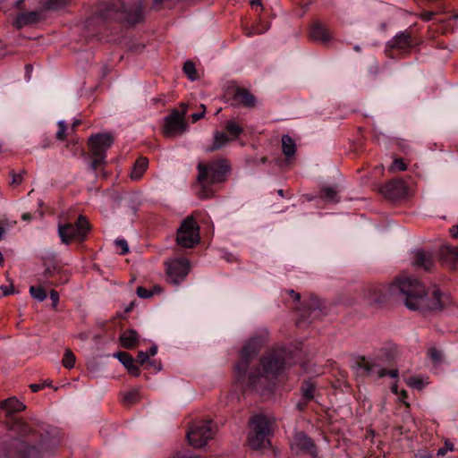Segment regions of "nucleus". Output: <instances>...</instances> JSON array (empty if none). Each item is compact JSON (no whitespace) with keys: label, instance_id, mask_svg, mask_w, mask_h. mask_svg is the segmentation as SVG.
Segmentation results:
<instances>
[{"label":"nucleus","instance_id":"f03ea898","mask_svg":"<svg viewBox=\"0 0 458 458\" xmlns=\"http://www.w3.org/2000/svg\"><path fill=\"white\" fill-rule=\"evenodd\" d=\"M288 357L289 352L285 349L275 350L263 357L259 367L250 373L248 387L261 395H269L278 377L290 365Z\"/></svg>","mask_w":458,"mask_h":458},{"label":"nucleus","instance_id":"a18cd8bd","mask_svg":"<svg viewBox=\"0 0 458 458\" xmlns=\"http://www.w3.org/2000/svg\"><path fill=\"white\" fill-rule=\"evenodd\" d=\"M50 299L52 301L53 307L55 308L59 302V293L56 291L52 290L50 292Z\"/></svg>","mask_w":458,"mask_h":458},{"label":"nucleus","instance_id":"338daca9","mask_svg":"<svg viewBox=\"0 0 458 458\" xmlns=\"http://www.w3.org/2000/svg\"><path fill=\"white\" fill-rule=\"evenodd\" d=\"M165 0H154V5L158 6L159 4H163Z\"/></svg>","mask_w":458,"mask_h":458},{"label":"nucleus","instance_id":"39448f33","mask_svg":"<svg viewBox=\"0 0 458 458\" xmlns=\"http://www.w3.org/2000/svg\"><path fill=\"white\" fill-rule=\"evenodd\" d=\"M51 458V454L43 448L28 446L21 439L11 437L9 441L3 440L0 445V458Z\"/></svg>","mask_w":458,"mask_h":458},{"label":"nucleus","instance_id":"7c9ffc66","mask_svg":"<svg viewBox=\"0 0 458 458\" xmlns=\"http://www.w3.org/2000/svg\"><path fill=\"white\" fill-rule=\"evenodd\" d=\"M30 293L38 301H43L47 299V293L41 286H30Z\"/></svg>","mask_w":458,"mask_h":458},{"label":"nucleus","instance_id":"b1692460","mask_svg":"<svg viewBox=\"0 0 458 458\" xmlns=\"http://www.w3.org/2000/svg\"><path fill=\"white\" fill-rule=\"evenodd\" d=\"M148 164V161L145 157L137 159L131 170V178L134 181L139 180L147 170Z\"/></svg>","mask_w":458,"mask_h":458},{"label":"nucleus","instance_id":"e2e57ef3","mask_svg":"<svg viewBox=\"0 0 458 458\" xmlns=\"http://www.w3.org/2000/svg\"><path fill=\"white\" fill-rule=\"evenodd\" d=\"M251 5H257V6H260L261 5V0H252L250 2Z\"/></svg>","mask_w":458,"mask_h":458},{"label":"nucleus","instance_id":"0e129e2a","mask_svg":"<svg viewBox=\"0 0 458 458\" xmlns=\"http://www.w3.org/2000/svg\"><path fill=\"white\" fill-rule=\"evenodd\" d=\"M80 121L79 120H75L73 123H72V128L71 130H74L76 128V126H78L80 124Z\"/></svg>","mask_w":458,"mask_h":458},{"label":"nucleus","instance_id":"79ce46f5","mask_svg":"<svg viewBox=\"0 0 458 458\" xmlns=\"http://www.w3.org/2000/svg\"><path fill=\"white\" fill-rule=\"evenodd\" d=\"M137 294L140 298L145 299L153 296L154 292H151V290H148L142 286H139L137 288Z\"/></svg>","mask_w":458,"mask_h":458},{"label":"nucleus","instance_id":"4d7b16f0","mask_svg":"<svg viewBox=\"0 0 458 458\" xmlns=\"http://www.w3.org/2000/svg\"><path fill=\"white\" fill-rule=\"evenodd\" d=\"M157 352V347L156 345H153L149 348V351L148 352L149 357L155 356Z\"/></svg>","mask_w":458,"mask_h":458},{"label":"nucleus","instance_id":"1a4fd4ad","mask_svg":"<svg viewBox=\"0 0 458 458\" xmlns=\"http://www.w3.org/2000/svg\"><path fill=\"white\" fill-rule=\"evenodd\" d=\"M89 230V222L82 216H79L75 224L64 223L58 225V235L64 244H69L72 241H83Z\"/></svg>","mask_w":458,"mask_h":458},{"label":"nucleus","instance_id":"f704fd0d","mask_svg":"<svg viewBox=\"0 0 458 458\" xmlns=\"http://www.w3.org/2000/svg\"><path fill=\"white\" fill-rule=\"evenodd\" d=\"M140 390L132 389L123 395V402L126 403H133L140 399Z\"/></svg>","mask_w":458,"mask_h":458},{"label":"nucleus","instance_id":"c756f323","mask_svg":"<svg viewBox=\"0 0 458 458\" xmlns=\"http://www.w3.org/2000/svg\"><path fill=\"white\" fill-rule=\"evenodd\" d=\"M68 0H46L43 4L47 10H60L66 6Z\"/></svg>","mask_w":458,"mask_h":458},{"label":"nucleus","instance_id":"680f3d73","mask_svg":"<svg viewBox=\"0 0 458 458\" xmlns=\"http://www.w3.org/2000/svg\"><path fill=\"white\" fill-rule=\"evenodd\" d=\"M391 391L394 393V394H397L398 393V386H397V384H394L392 386H391Z\"/></svg>","mask_w":458,"mask_h":458},{"label":"nucleus","instance_id":"ddd939ff","mask_svg":"<svg viewBox=\"0 0 458 458\" xmlns=\"http://www.w3.org/2000/svg\"><path fill=\"white\" fill-rule=\"evenodd\" d=\"M183 116L184 114L174 111L165 117L164 133L166 137L172 138L185 131L187 125Z\"/></svg>","mask_w":458,"mask_h":458},{"label":"nucleus","instance_id":"a19ab883","mask_svg":"<svg viewBox=\"0 0 458 458\" xmlns=\"http://www.w3.org/2000/svg\"><path fill=\"white\" fill-rule=\"evenodd\" d=\"M428 354L429 356V358L434 361V362H439L441 360V357H442V354L441 352L435 347H432L430 348L428 351Z\"/></svg>","mask_w":458,"mask_h":458},{"label":"nucleus","instance_id":"5701e85b","mask_svg":"<svg viewBox=\"0 0 458 458\" xmlns=\"http://www.w3.org/2000/svg\"><path fill=\"white\" fill-rule=\"evenodd\" d=\"M310 36L313 39L327 42L330 38L327 30L321 24L316 23L310 30Z\"/></svg>","mask_w":458,"mask_h":458},{"label":"nucleus","instance_id":"a878e982","mask_svg":"<svg viewBox=\"0 0 458 458\" xmlns=\"http://www.w3.org/2000/svg\"><path fill=\"white\" fill-rule=\"evenodd\" d=\"M282 148L286 157L293 156L296 151L295 141L289 135H284L282 137Z\"/></svg>","mask_w":458,"mask_h":458},{"label":"nucleus","instance_id":"69168bd1","mask_svg":"<svg viewBox=\"0 0 458 458\" xmlns=\"http://www.w3.org/2000/svg\"><path fill=\"white\" fill-rule=\"evenodd\" d=\"M369 303L377 302L378 300L376 297H369L368 298Z\"/></svg>","mask_w":458,"mask_h":458},{"label":"nucleus","instance_id":"f3484780","mask_svg":"<svg viewBox=\"0 0 458 458\" xmlns=\"http://www.w3.org/2000/svg\"><path fill=\"white\" fill-rule=\"evenodd\" d=\"M391 48L405 49L411 46V36L407 31H401L387 42Z\"/></svg>","mask_w":458,"mask_h":458},{"label":"nucleus","instance_id":"13d9d810","mask_svg":"<svg viewBox=\"0 0 458 458\" xmlns=\"http://www.w3.org/2000/svg\"><path fill=\"white\" fill-rule=\"evenodd\" d=\"M406 396H407V393H406V391H405V390H403V391L401 392V394H400L399 400H400L401 402H403V403H405V398H406Z\"/></svg>","mask_w":458,"mask_h":458},{"label":"nucleus","instance_id":"c9c22d12","mask_svg":"<svg viewBox=\"0 0 458 458\" xmlns=\"http://www.w3.org/2000/svg\"><path fill=\"white\" fill-rule=\"evenodd\" d=\"M12 430L17 431L21 433V435H25L29 433V427L26 425V423L21 420H16L13 422V425L12 427Z\"/></svg>","mask_w":458,"mask_h":458},{"label":"nucleus","instance_id":"6ab92c4d","mask_svg":"<svg viewBox=\"0 0 458 458\" xmlns=\"http://www.w3.org/2000/svg\"><path fill=\"white\" fill-rule=\"evenodd\" d=\"M233 98L237 103L246 107L254 106L256 103L254 96L250 91L244 89H237L234 92Z\"/></svg>","mask_w":458,"mask_h":458},{"label":"nucleus","instance_id":"393cba45","mask_svg":"<svg viewBox=\"0 0 458 458\" xmlns=\"http://www.w3.org/2000/svg\"><path fill=\"white\" fill-rule=\"evenodd\" d=\"M415 264L423 267L424 269H429L432 266L431 257L421 250L415 251Z\"/></svg>","mask_w":458,"mask_h":458},{"label":"nucleus","instance_id":"9b49d317","mask_svg":"<svg viewBox=\"0 0 458 458\" xmlns=\"http://www.w3.org/2000/svg\"><path fill=\"white\" fill-rule=\"evenodd\" d=\"M199 228L192 216H187L177 230V243L184 248H192L199 242Z\"/></svg>","mask_w":458,"mask_h":458},{"label":"nucleus","instance_id":"6e6552de","mask_svg":"<svg viewBox=\"0 0 458 458\" xmlns=\"http://www.w3.org/2000/svg\"><path fill=\"white\" fill-rule=\"evenodd\" d=\"M216 429L212 420L196 421L187 432L188 442L193 447H202L214 437Z\"/></svg>","mask_w":458,"mask_h":458},{"label":"nucleus","instance_id":"f257e3e1","mask_svg":"<svg viewBox=\"0 0 458 458\" xmlns=\"http://www.w3.org/2000/svg\"><path fill=\"white\" fill-rule=\"evenodd\" d=\"M390 293L400 294L411 310H441L449 303L448 296L434 288L428 298L425 286L416 278L401 277L390 286Z\"/></svg>","mask_w":458,"mask_h":458},{"label":"nucleus","instance_id":"a211bd4d","mask_svg":"<svg viewBox=\"0 0 458 458\" xmlns=\"http://www.w3.org/2000/svg\"><path fill=\"white\" fill-rule=\"evenodd\" d=\"M114 357L116 358L131 375H139L138 367L135 365V361L132 356H131L129 353L125 352H118L114 353Z\"/></svg>","mask_w":458,"mask_h":458},{"label":"nucleus","instance_id":"ea45409f","mask_svg":"<svg viewBox=\"0 0 458 458\" xmlns=\"http://www.w3.org/2000/svg\"><path fill=\"white\" fill-rule=\"evenodd\" d=\"M114 244L117 248L121 249L120 254L124 255L129 252V246L126 240L117 239L114 241Z\"/></svg>","mask_w":458,"mask_h":458},{"label":"nucleus","instance_id":"cd10ccee","mask_svg":"<svg viewBox=\"0 0 458 458\" xmlns=\"http://www.w3.org/2000/svg\"><path fill=\"white\" fill-rule=\"evenodd\" d=\"M225 130L233 137V139H236L242 134L243 131L241 125L233 120H229L226 122Z\"/></svg>","mask_w":458,"mask_h":458},{"label":"nucleus","instance_id":"20e7f679","mask_svg":"<svg viewBox=\"0 0 458 458\" xmlns=\"http://www.w3.org/2000/svg\"><path fill=\"white\" fill-rule=\"evenodd\" d=\"M389 358L386 352H381L375 356L362 357L357 361V372L371 377L379 378L389 375L393 378L398 377V370L386 371Z\"/></svg>","mask_w":458,"mask_h":458},{"label":"nucleus","instance_id":"412c9836","mask_svg":"<svg viewBox=\"0 0 458 458\" xmlns=\"http://www.w3.org/2000/svg\"><path fill=\"white\" fill-rule=\"evenodd\" d=\"M440 257L446 264L453 265L458 260V247L445 244L440 248Z\"/></svg>","mask_w":458,"mask_h":458},{"label":"nucleus","instance_id":"423d86ee","mask_svg":"<svg viewBox=\"0 0 458 458\" xmlns=\"http://www.w3.org/2000/svg\"><path fill=\"white\" fill-rule=\"evenodd\" d=\"M270 432L269 420L263 415H255L250 420L249 445L253 449H260L268 444L267 436Z\"/></svg>","mask_w":458,"mask_h":458},{"label":"nucleus","instance_id":"aec40b11","mask_svg":"<svg viewBox=\"0 0 458 458\" xmlns=\"http://www.w3.org/2000/svg\"><path fill=\"white\" fill-rule=\"evenodd\" d=\"M1 408L5 411L6 414L9 416L13 413L23 411L26 406L15 397H11L1 403Z\"/></svg>","mask_w":458,"mask_h":458},{"label":"nucleus","instance_id":"8fccbe9b","mask_svg":"<svg viewBox=\"0 0 458 458\" xmlns=\"http://www.w3.org/2000/svg\"><path fill=\"white\" fill-rule=\"evenodd\" d=\"M434 15H435V13H433V12H423L420 14V18L425 21H428L433 19Z\"/></svg>","mask_w":458,"mask_h":458},{"label":"nucleus","instance_id":"9d476101","mask_svg":"<svg viewBox=\"0 0 458 458\" xmlns=\"http://www.w3.org/2000/svg\"><path fill=\"white\" fill-rule=\"evenodd\" d=\"M267 337V330H262L258 335L251 336L243 345L241 352L242 360L235 366L236 371L241 374L247 369L249 360L259 352Z\"/></svg>","mask_w":458,"mask_h":458},{"label":"nucleus","instance_id":"09e8293b","mask_svg":"<svg viewBox=\"0 0 458 458\" xmlns=\"http://www.w3.org/2000/svg\"><path fill=\"white\" fill-rule=\"evenodd\" d=\"M201 107L203 109L202 112L195 113V114H191V120H192L193 123L199 121L200 118H202L204 116V114H205V106L202 105Z\"/></svg>","mask_w":458,"mask_h":458},{"label":"nucleus","instance_id":"2f4dec72","mask_svg":"<svg viewBox=\"0 0 458 458\" xmlns=\"http://www.w3.org/2000/svg\"><path fill=\"white\" fill-rule=\"evenodd\" d=\"M302 397L306 400V401H309L310 399L313 398V394H314V391H315V387L313 386L312 383L310 382H306L303 386H302Z\"/></svg>","mask_w":458,"mask_h":458},{"label":"nucleus","instance_id":"49530a36","mask_svg":"<svg viewBox=\"0 0 458 458\" xmlns=\"http://www.w3.org/2000/svg\"><path fill=\"white\" fill-rule=\"evenodd\" d=\"M267 29H268L267 25H263L260 23L259 25H257L253 29V31L250 32V34H261V33L265 32Z\"/></svg>","mask_w":458,"mask_h":458},{"label":"nucleus","instance_id":"72a5a7b5","mask_svg":"<svg viewBox=\"0 0 458 458\" xmlns=\"http://www.w3.org/2000/svg\"><path fill=\"white\" fill-rule=\"evenodd\" d=\"M63 364L67 369H72L75 365V356L74 354L70 351L66 350L64 352V356L63 359Z\"/></svg>","mask_w":458,"mask_h":458},{"label":"nucleus","instance_id":"603ef678","mask_svg":"<svg viewBox=\"0 0 458 458\" xmlns=\"http://www.w3.org/2000/svg\"><path fill=\"white\" fill-rule=\"evenodd\" d=\"M2 293L4 296L9 295L13 293V285H2L1 286Z\"/></svg>","mask_w":458,"mask_h":458},{"label":"nucleus","instance_id":"864d4df0","mask_svg":"<svg viewBox=\"0 0 458 458\" xmlns=\"http://www.w3.org/2000/svg\"><path fill=\"white\" fill-rule=\"evenodd\" d=\"M22 182V175L21 174H13L12 184L19 185Z\"/></svg>","mask_w":458,"mask_h":458},{"label":"nucleus","instance_id":"3c124183","mask_svg":"<svg viewBox=\"0 0 458 458\" xmlns=\"http://www.w3.org/2000/svg\"><path fill=\"white\" fill-rule=\"evenodd\" d=\"M308 309L310 310L312 313H318L320 311L316 300H312L311 303L309 304Z\"/></svg>","mask_w":458,"mask_h":458},{"label":"nucleus","instance_id":"dca6fc26","mask_svg":"<svg viewBox=\"0 0 458 458\" xmlns=\"http://www.w3.org/2000/svg\"><path fill=\"white\" fill-rule=\"evenodd\" d=\"M42 19L41 11H32L20 13L14 20L13 25L21 29L22 27L34 24Z\"/></svg>","mask_w":458,"mask_h":458},{"label":"nucleus","instance_id":"473e14b6","mask_svg":"<svg viewBox=\"0 0 458 458\" xmlns=\"http://www.w3.org/2000/svg\"><path fill=\"white\" fill-rule=\"evenodd\" d=\"M183 72H185V74L188 76V78L191 80V81H195L196 80V69H195V65L191 61H187L184 63L183 64Z\"/></svg>","mask_w":458,"mask_h":458},{"label":"nucleus","instance_id":"bb28decb","mask_svg":"<svg viewBox=\"0 0 458 458\" xmlns=\"http://www.w3.org/2000/svg\"><path fill=\"white\" fill-rule=\"evenodd\" d=\"M230 140H231V139L225 133L221 132V131H216L214 134V142H213L212 147H210L209 150L213 151V150L219 149V148H223L224 146H225Z\"/></svg>","mask_w":458,"mask_h":458},{"label":"nucleus","instance_id":"de8ad7c7","mask_svg":"<svg viewBox=\"0 0 458 458\" xmlns=\"http://www.w3.org/2000/svg\"><path fill=\"white\" fill-rule=\"evenodd\" d=\"M149 358V355L148 352H139L138 353V361L140 363V364H144Z\"/></svg>","mask_w":458,"mask_h":458},{"label":"nucleus","instance_id":"c85d7f7f","mask_svg":"<svg viewBox=\"0 0 458 458\" xmlns=\"http://www.w3.org/2000/svg\"><path fill=\"white\" fill-rule=\"evenodd\" d=\"M406 384L414 389L421 390L428 384V382L422 377H412L406 380Z\"/></svg>","mask_w":458,"mask_h":458},{"label":"nucleus","instance_id":"4be33fe9","mask_svg":"<svg viewBox=\"0 0 458 458\" xmlns=\"http://www.w3.org/2000/svg\"><path fill=\"white\" fill-rule=\"evenodd\" d=\"M120 341L123 347L131 349L138 344L139 336L135 330L130 329L121 335Z\"/></svg>","mask_w":458,"mask_h":458},{"label":"nucleus","instance_id":"4468645a","mask_svg":"<svg viewBox=\"0 0 458 458\" xmlns=\"http://www.w3.org/2000/svg\"><path fill=\"white\" fill-rule=\"evenodd\" d=\"M291 449L297 454H309L312 458H316L317 456L311 439L302 432H298L294 435L293 440L291 444Z\"/></svg>","mask_w":458,"mask_h":458},{"label":"nucleus","instance_id":"f8f14e48","mask_svg":"<svg viewBox=\"0 0 458 458\" xmlns=\"http://www.w3.org/2000/svg\"><path fill=\"white\" fill-rule=\"evenodd\" d=\"M190 264L188 259L178 258L166 262V273L170 282L180 284L188 275Z\"/></svg>","mask_w":458,"mask_h":458},{"label":"nucleus","instance_id":"7ed1b4c3","mask_svg":"<svg viewBox=\"0 0 458 458\" xmlns=\"http://www.w3.org/2000/svg\"><path fill=\"white\" fill-rule=\"evenodd\" d=\"M198 171V181L201 187L199 197L208 199L213 194L208 185L225 182L230 172V166L225 160H215L208 165L199 164Z\"/></svg>","mask_w":458,"mask_h":458},{"label":"nucleus","instance_id":"37998d69","mask_svg":"<svg viewBox=\"0 0 458 458\" xmlns=\"http://www.w3.org/2000/svg\"><path fill=\"white\" fill-rule=\"evenodd\" d=\"M454 450V445L450 442H445V446L443 447H440L437 452V454L438 456H443L445 455L448 451H453Z\"/></svg>","mask_w":458,"mask_h":458},{"label":"nucleus","instance_id":"2eb2a0df","mask_svg":"<svg viewBox=\"0 0 458 458\" xmlns=\"http://www.w3.org/2000/svg\"><path fill=\"white\" fill-rule=\"evenodd\" d=\"M123 19L130 24H135L143 18L142 7L140 3L126 6L123 4L120 6Z\"/></svg>","mask_w":458,"mask_h":458},{"label":"nucleus","instance_id":"58836bf2","mask_svg":"<svg viewBox=\"0 0 458 458\" xmlns=\"http://www.w3.org/2000/svg\"><path fill=\"white\" fill-rule=\"evenodd\" d=\"M67 126L64 121L61 120L58 122V130L56 131V138L58 140H64L66 136Z\"/></svg>","mask_w":458,"mask_h":458},{"label":"nucleus","instance_id":"774afa93","mask_svg":"<svg viewBox=\"0 0 458 458\" xmlns=\"http://www.w3.org/2000/svg\"><path fill=\"white\" fill-rule=\"evenodd\" d=\"M133 302H131L128 307L125 308V312H130L133 308Z\"/></svg>","mask_w":458,"mask_h":458},{"label":"nucleus","instance_id":"052dcab7","mask_svg":"<svg viewBox=\"0 0 458 458\" xmlns=\"http://www.w3.org/2000/svg\"><path fill=\"white\" fill-rule=\"evenodd\" d=\"M151 292H154V294L155 293H159L161 292V287L158 286V285H156L153 287V289L151 290Z\"/></svg>","mask_w":458,"mask_h":458},{"label":"nucleus","instance_id":"bf43d9fd","mask_svg":"<svg viewBox=\"0 0 458 458\" xmlns=\"http://www.w3.org/2000/svg\"><path fill=\"white\" fill-rule=\"evenodd\" d=\"M401 184H402V182H391L386 185V188L388 190H392L393 188L396 187L397 185H401Z\"/></svg>","mask_w":458,"mask_h":458},{"label":"nucleus","instance_id":"c03bdc74","mask_svg":"<svg viewBox=\"0 0 458 458\" xmlns=\"http://www.w3.org/2000/svg\"><path fill=\"white\" fill-rule=\"evenodd\" d=\"M173 458H200L199 456L193 455L191 452H179Z\"/></svg>","mask_w":458,"mask_h":458},{"label":"nucleus","instance_id":"e433bc0d","mask_svg":"<svg viewBox=\"0 0 458 458\" xmlns=\"http://www.w3.org/2000/svg\"><path fill=\"white\" fill-rule=\"evenodd\" d=\"M407 169V165L404 164L403 160L401 158H396L393 161L392 165L389 166V172H396V171H405Z\"/></svg>","mask_w":458,"mask_h":458},{"label":"nucleus","instance_id":"5fc2aeb1","mask_svg":"<svg viewBox=\"0 0 458 458\" xmlns=\"http://www.w3.org/2000/svg\"><path fill=\"white\" fill-rule=\"evenodd\" d=\"M30 387L32 392H38L39 390H41L44 387V385H42V384H31L30 386Z\"/></svg>","mask_w":458,"mask_h":458},{"label":"nucleus","instance_id":"6e6d98bb","mask_svg":"<svg viewBox=\"0 0 458 458\" xmlns=\"http://www.w3.org/2000/svg\"><path fill=\"white\" fill-rule=\"evenodd\" d=\"M450 233L453 237H458V225H454L450 229Z\"/></svg>","mask_w":458,"mask_h":458},{"label":"nucleus","instance_id":"4c0bfd02","mask_svg":"<svg viewBox=\"0 0 458 458\" xmlns=\"http://www.w3.org/2000/svg\"><path fill=\"white\" fill-rule=\"evenodd\" d=\"M324 198L331 202L337 200V191L335 188L327 187L323 190Z\"/></svg>","mask_w":458,"mask_h":458},{"label":"nucleus","instance_id":"0eeeda50","mask_svg":"<svg viewBox=\"0 0 458 458\" xmlns=\"http://www.w3.org/2000/svg\"><path fill=\"white\" fill-rule=\"evenodd\" d=\"M114 142L113 137L107 133L91 136L89 141L90 154L92 156L91 168H98L106 163V153Z\"/></svg>","mask_w":458,"mask_h":458}]
</instances>
